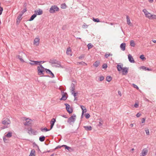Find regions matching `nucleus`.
<instances>
[{
  "label": "nucleus",
  "instance_id": "f257e3e1",
  "mask_svg": "<svg viewBox=\"0 0 156 156\" xmlns=\"http://www.w3.org/2000/svg\"><path fill=\"white\" fill-rule=\"evenodd\" d=\"M40 66L37 67V74L38 75L41 76H44V72L45 71V68L41 64H39Z\"/></svg>",
  "mask_w": 156,
  "mask_h": 156
},
{
  "label": "nucleus",
  "instance_id": "f03ea898",
  "mask_svg": "<svg viewBox=\"0 0 156 156\" xmlns=\"http://www.w3.org/2000/svg\"><path fill=\"white\" fill-rule=\"evenodd\" d=\"M49 63L52 64H56L57 65H55V66L56 67H61L62 68L61 64V62L60 61L57 60L55 59H51L49 61Z\"/></svg>",
  "mask_w": 156,
  "mask_h": 156
},
{
  "label": "nucleus",
  "instance_id": "7ed1b4c3",
  "mask_svg": "<svg viewBox=\"0 0 156 156\" xmlns=\"http://www.w3.org/2000/svg\"><path fill=\"white\" fill-rule=\"evenodd\" d=\"M70 90L71 91L72 94L75 97L74 101L77 100V97H76V93H75V86L74 84L72 83L71 84V87H70Z\"/></svg>",
  "mask_w": 156,
  "mask_h": 156
},
{
  "label": "nucleus",
  "instance_id": "20e7f679",
  "mask_svg": "<svg viewBox=\"0 0 156 156\" xmlns=\"http://www.w3.org/2000/svg\"><path fill=\"white\" fill-rule=\"evenodd\" d=\"M59 8L56 5H52L49 9L50 12L51 13H54L56 11H58Z\"/></svg>",
  "mask_w": 156,
  "mask_h": 156
},
{
  "label": "nucleus",
  "instance_id": "39448f33",
  "mask_svg": "<svg viewBox=\"0 0 156 156\" xmlns=\"http://www.w3.org/2000/svg\"><path fill=\"white\" fill-rule=\"evenodd\" d=\"M2 123L4 125H8L11 123L9 119L8 118H4L2 121Z\"/></svg>",
  "mask_w": 156,
  "mask_h": 156
},
{
  "label": "nucleus",
  "instance_id": "423d86ee",
  "mask_svg": "<svg viewBox=\"0 0 156 156\" xmlns=\"http://www.w3.org/2000/svg\"><path fill=\"white\" fill-rule=\"evenodd\" d=\"M142 11L146 17L148 19L151 18V14L146 9H144Z\"/></svg>",
  "mask_w": 156,
  "mask_h": 156
},
{
  "label": "nucleus",
  "instance_id": "0eeeda50",
  "mask_svg": "<svg viewBox=\"0 0 156 156\" xmlns=\"http://www.w3.org/2000/svg\"><path fill=\"white\" fill-rule=\"evenodd\" d=\"M27 129L28 131V133L29 134H31L34 135H36L37 133V131L36 130H35L34 129H33L31 127L28 128Z\"/></svg>",
  "mask_w": 156,
  "mask_h": 156
},
{
  "label": "nucleus",
  "instance_id": "6e6552de",
  "mask_svg": "<svg viewBox=\"0 0 156 156\" xmlns=\"http://www.w3.org/2000/svg\"><path fill=\"white\" fill-rule=\"evenodd\" d=\"M65 105L66 106V109L67 112L70 114L73 112V109L70 108V105L68 103H65Z\"/></svg>",
  "mask_w": 156,
  "mask_h": 156
},
{
  "label": "nucleus",
  "instance_id": "1a4fd4ad",
  "mask_svg": "<svg viewBox=\"0 0 156 156\" xmlns=\"http://www.w3.org/2000/svg\"><path fill=\"white\" fill-rule=\"evenodd\" d=\"M76 117V115L73 114L68 119L67 122L69 123H71L72 122H74L75 121Z\"/></svg>",
  "mask_w": 156,
  "mask_h": 156
},
{
  "label": "nucleus",
  "instance_id": "9d476101",
  "mask_svg": "<svg viewBox=\"0 0 156 156\" xmlns=\"http://www.w3.org/2000/svg\"><path fill=\"white\" fill-rule=\"evenodd\" d=\"M26 122H24L23 124L25 126H30L32 124V120L29 118L25 119Z\"/></svg>",
  "mask_w": 156,
  "mask_h": 156
},
{
  "label": "nucleus",
  "instance_id": "9b49d317",
  "mask_svg": "<svg viewBox=\"0 0 156 156\" xmlns=\"http://www.w3.org/2000/svg\"><path fill=\"white\" fill-rule=\"evenodd\" d=\"M61 93H62V97L60 98V100H63L65 101L66 100L67 98V97L66 96V95L67 94L66 93L64 92L63 91H61Z\"/></svg>",
  "mask_w": 156,
  "mask_h": 156
},
{
  "label": "nucleus",
  "instance_id": "f8f14e48",
  "mask_svg": "<svg viewBox=\"0 0 156 156\" xmlns=\"http://www.w3.org/2000/svg\"><path fill=\"white\" fill-rule=\"evenodd\" d=\"M148 150L146 148H144L140 154V156H145L147 154Z\"/></svg>",
  "mask_w": 156,
  "mask_h": 156
},
{
  "label": "nucleus",
  "instance_id": "ddd939ff",
  "mask_svg": "<svg viewBox=\"0 0 156 156\" xmlns=\"http://www.w3.org/2000/svg\"><path fill=\"white\" fill-rule=\"evenodd\" d=\"M129 68L126 67L123 68L122 70V74L123 75H126L128 73Z\"/></svg>",
  "mask_w": 156,
  "mask_h": 156
},
{
  "label": "nucleus",
  "instance_id": "4468645a",
  "mask_svg": "<svg viewBox=\"0 0 156 156\" xmlns=\"http://www.w3.org/2000/svg\"><path fill=\"white\" fill-rule=\"evenodd\" d=\"M40 42V39L39 38H36L34 40V44L36 46L39 45Z\"/></svg>",
  "mask_w": 156,
  "mask_h": 156
},
{
  "label": "nucleus",
  "instance_id": "2eb2a0df",
  "mask_svg": "<svg viewBox=\"0 0 156 156\" xmlns=\"http://www.w3.org/2000/svg\"><path fill=\"white\" fill-rule=\"evenodd\" d=\"M56 121L55 119L53 118L50 121V129H51L53 127Z\"/></svg>",
  "mask_w": 156,
  "mask_h": 156
},
{
  "label": "nucleus",
  "instance_id": "dca6fc26",
  "mask_svg": "<svg viewBox=\"0 0 156 156\" xmlns=\"http://www.w3.org/2000/svg\"><path fill=\"white\" fill-rule=\"evenodd\" d=\"M128 58L129 59V61L131 63H134L135 62L134 60V59L133 57H132V55H130L129 54L128 55Z\"/></svg>",
  "mask_w": 156,
  "mask_h": 156
},
{
  "label": "nucleus",
  "instance_id": "f3484780",
  "mask_svg": "<svg viewBox=\"0 0 156 156\" xmlns=\"http://www.w3.org/2000/svg\"><path fill=\"white\" fill-rule=\"evenodd\" d=\"M66 53L67 54L70 56L72 55L71 49L70 47H69L67 48Z\"/></svg>",
  "mask_w": 156,
  "mask_h": 156
},
{
  "label": "nucleus",
  "instance_id": "a211bd4d",
  "mask_svg": "<svg viewBox=\"0 0 156 156\" xmlns=\"http://www.w3.org/2000/svg\"><path fill=\"white\" fill-rule=\"evenodd\" d=\"M80 108L82 110V115H83L84 113H85L87 112V110L85 107L83 105H80Z\"/></svg>",
  "mask_w": 156,
  "mask_h": 156
},
{
  "label": "nucleus",
  "instance_id": "6ab92c4d",
  "mask_svg": "<svg viewBox=\"0 0 156 156\" xmlns=\"http://www.w3.org/2000/svg\"><path fill=\"white\" fill-rule=\"evenodd\" d=\"M34 12L36 14H37V15H41L43 13V11L42 10H41L40 9H39L38 10H35L34 11Z\"/></svg>",
  "mask_w": 156,
  "mask_h": 156
},
{
  "label": "nucleus",
  "instance_id": "aec40b11",
  "mask_svg": "<svg viewBox=\"0 0 156 156\" xmlns=\"http://www.w3.org/2000/svg\"><path fill=\"white\" fill-rule=\"evenodd\" d=\"M62 146H64L65 147V149H67L69 151L71 152L72 151H73V149L71 148L70 147L67 146L65 145H62Z\"/></svg>",
  "mask_w": 156,
  "mask_h": 156
},
{
  "label": "nucleus",
  "instance_id": "412c9836",
  "mask_svg": "<svg viewBox=\"0 0 156 156\" xmlns=\"http://www.w3.org/2000/svg\"><path fill=\"white\" fill-rule=\"evenodd\" d=\"M32 62H29V64L31 65H38L39 63L41 62H39L38 61H31Z\"/></svg>",
  "mask_w": 156,
  "mask_h": 156
},
{
  "label": "nucleus",
  "instance_id": "4be33fe9",
  "mask_svg": "<svg viewBox=\"0 0 156 156\" xmlns=\"http://www.w3.org/2000/svg\"><path fill=\"white\" fill-rule=\"evenodd\" d=\"M121 49L124 51L125 50L126 44L125 43H122L120 46Z\"/></svg>",
  "mask_w": 156,
  "mask_h": 156
},
{
  "label": "nucleus",
  "instance_id": "5701e85b",
  "mask_svg": "<svg viewBox=\"0 0 156 156\" xmlns=\"http://www.w3.org/2000/svg\"><path fill=\"white\" fill-rule=\"evenodd\" d=\"M140 69H142L143 70H148L149 71H151L152 69H149L148 68H147L146 67H145L144 66H141L140 67Z\"/></svg>",
  "mask_w": 156,
  "mask_h": 156
},
{
  "label": "nucleus",
  "instance_id": "b1692460",
  "mask_svg": "<svg viewBox=\"0 0 156 156\" xmlns=\"http://www.w3.org/2000/svg\"><path fill=\"white\" fill-rule=\"evenodd\" d=\"M84 128L87 131H90L92 129V127L91 126H84Z\"/></svg>",
  "mask_w": 156,
  "mask_h": 156
},
{
  "label": "nucleus",
  "instance_id": "393cba45",
  "mask_svg": "<svg viewBox=\"0 0 156 156\" xmlns=\"http://www.w3.org/2000/svg\"><path fill=\"white\" fill-rule=\"evenodd\" d=\"M29 156H35V151L34 149L31 150Z\"/></svg>",
  "mask_w": 156,
  "mask_h": 156
},
{
  "label": "nucleus",
  "instance_id": "a878e982",
  "mask_svg": "<svg viewBox=\"0 0 156 156\" xmlns=\"http://www.w3.org/2000/svg\"><path fill=\"white\" fill-rule=\"evenodd\" d=\"M100 65L99 61H96L93 64V66L95 67H98Z\"/></svg>",
  "mask_w": 156,
  "mask_h": 156
},
{
  "label": "nucleus",
  "instance_id": "bb28decb",
  "mask_svg": "<svg viewBox=\"0 0 156 156\" xmlns=\"http://www.w3.org/2000/svg\"><path fill=\"white\" fill-rule=\"evenodd\" d=\"M45 140V137L44 136H41L39 137V140L41 142H43Z\"/></svg>",
  "mask_w": 156,
  "mask_h": 156
},
{
  "label": "nucleus",
  "instance_id": "cd10ccee",
  "mask_svg": "<svg viewBox=\"0 0 156 156\" xmlns=\"http://www.w3.org/2000/svg\"><path fill=\"white\" fill-rule=\"evenodd\" d=\"M117 68L118 70L119 71H120L122 70L123 68H122V66L121 65L118 64L117 66Z\"/></svg>",
  "mask_w": 156,
  "mask_h": 156
},
{
  "label": "nucleus",
  "instance_id": "c85d7f7f",
  "mask_svg": "<svg viewBox=\"0 0 156 156\" xmlns=\"http://www.w3.org/2000/svg\"><path fill=\"white\" fill-rule=\"evenodd\" d=\"M40 129L42 132H44V131L47 132V131H48L51 130V129H48L46 127H45L44 128H43L42 127Z\"/></svg>",
  "mask_w": 156,
  "mask_h": 156
},
{
  "label": "nucleus",
  "instance_id": "c756f323",
  "mask_svg": "<svg viewBox=\"0 0 156 156\" xmlns=\"http://www.w3.org/2000/svg\"><path fill=\"white\" fill-rule=\"evenodd\" d=\"M5 136L7 137H11L12 136V133L11 132H9Z\"/></svg>",
  "mask_w": 156,
  "mask_h": 156
},
{
  "label": "nucleus",
  "instance_id": "7c9ffc66",
  "mask_svg": "<svg viewBox=\"0 0 156 156\" xmlns=\"http://www.w3.org/2000/svg\"><path fill=\"white\" fill-rule=\"evenodd\" d=\"M130 45L133 47H135V44L133 40H131L130 41Z\"/></svg>",
  "mask_w": 156,
  "mask_h": 156
},
{
  "label": "nucleus",
  "instance_id": "2f4dec72",
  "mask_svg": "<svg viewBox=\"0 0 156 156\" xmlns=\"http://www.w3.org/2000/svg\"><path fill=\"white\" fill-rule=\"evenodd\" d=\"M112 79V77L110 76H107L106 77V80L108 82H109L110 81H111Z\"/></svg>",
  "mask_w": 156,
  "mask_h": 156
},
{
  "label": "nucleus",
  "instance_id": "473e14b6",
  "mask_svg": "<svg viewBox=\"0 0 156 156\" xmlns=\"http://www.w3.org/2000/svg\"><path fill=\"white\" fill-rule=\"evenodd\" d=\"M18 58L22 62H24V61L23 59L22 58V57L20 55H18L17 56Z\"/></svg>",
  "mask_w": 156,
  "mask_h": 156
},
{
  "label": "nucleus",
  "instance_id": "72a5a7b5",
  "mask_svg": "<svg viewBox=\"0 0 156 156\" xmlns=\"http://www.w3.org/2000/svg\"><path fill=\"white\" fill-rule=\"evenodd\" d=\"M37 14H36L35 13L30 18L29 20H34Z\"/></svg>",
  "mask_w": 156,
  "mask_h": 156
},
{
  "label": "nucleus",
  "instance_id": "f704fd0d",
  "mask_svg": "<svg viewBox=\"0 0 156 156\" xmlns=\"http://www.w3.org/2000/svg\"><path fill=\"white\" fill-rule=\"evenodd\" d=\"M112 54H105V56L106 58H108L109 56H112Z\"/></svg>",
  "mask_w": 156,
  "mask_h": 156
},
{
  "label": "nucleus",
  "instance_id": "c9c22d12",
  "mask_svg": "<svg viewBox=\"0 0 156 156\" xmlns=\"http://www.w3.org/2000/svg\"><path fill=\"white\" fill-rule=\"evenodd\" d=\"M33 147L35 149H36L39 147L35 142H34L33 143Z\"/></svg>",
  "mask_w": 156,
  "mask_h": 156
},
{
  "label": "nucleus",
  "instance_id": "e433bc0d",
  "mask_svg": "<svg viewBox=\"0 0 156 156\" xmlns=\"http://www.w3.org/2000/svg\"><path fill=\"white\" fill-rule=\"evenodd\" d=\"M67 6H66V4L64 3L61 4V8L62 9H65L66 8Z\"/></svg>",
  "mask_w": 156,
  "mask_h": 156
},
{
  "label": "nucleus",
  "instance_id": "4c0bfd02",
  "mask_svg": "<svg viewBox=\"0 0 156 156\" xmlns=\"http://www.w3.org/2000/svg\"><path fill=\"white\" fill-rule=\"evenodd\" d=\"M45 71H46V73H47L49 74L51 72L50 69H46V68H45Z\"/></svg>",
  "mask_w": 156,
  "mask_h": 156
},
{
  "label": "nucleus",
  "instance_id": "58836bf2",
  "mask_svg": "<svg viewBox=\"0 0 156 156\" xmlns=\"http://www.w3.org/2000/svg\"><path fill=\"white\" fill-rule=\"evenodd\" d=\"M23 15V14L21 13H20L19 16L17 17L16 20H21L22 19L21 17Z\"/></svg>",
  "mask_w": 156,
  "mask_h": 156
},
{
  "label": "nucleus",
  "instance_id": "ea45409f",
  "mask_svg": "<svg viewBox=\"0 0 156 156\" xmlns=\"http://www.w3.org/2000/svg\"><path fill=\"white\" fill-rule=\"evenodd\" d=\"M93 46V45L91 43H89L87 45V47H88V49L91 48Z\"/></svg>",
  "mask_w": 156,
  "mask_h": 156
},
{
  "label": "nucleus",
  "instance_id": "a19ab883",
  "mask_svg": "<svg viewBox=\"0 0 156 156\" xmlns=\"http://www.w3.org/2000/svg\"><path fill=\"white\" fill-rule=\"evenodd\" d=\"M79 64H81L83 66L87 65V64L86 63H85L84 62H79Z\"/></svg>",
  "mask_w": 156,
  "mask_h": 156
},
{
  "label": "nucleus",
  "instance_id": "79ce46f5",
  "mask_svg": "<svg viewBox=\"0 0 156 156\" xmlns=\"http://www.w3.org/2000/svg\"><path fill=\"white\" fill-rule=\"evenodd\" d=\"M85 117L86 119H88L90 117V115L89 113H86L85 114Z\"/></svg>",
  "mask_w": 156,
  "mask_h": 156
},
{
  "label": "nucleus",
  "instance_id": "37998d69",
  "mask_svg": "<svg viewBox=\"0 0 156 156\" xmlns=\"http://www.w3.org/2000/svg\"><path fill=\"white\" fill-rule=\"evenodd\" d=\"M127 23L130 26H132L133 24L130 21V20H127Z\"/></svg>",
  "mask_w": 156,
  "mask_h": 156
},
{
  "label": "nucleus",
  "instance_id": "c03bdc74",
  "mask_svg": "<svg viewBox=\"0 0 156 156\" xmlns=\"http://www.w3.org/2000/svg\"><path fill=\"white\" fill-rule=\"evenodd\" d=\"M104 79V76H101L99 77V80L100 81H102Z\"/></svg>",
  "mask_w": 156,
  "mask_h": 156
},
{
  "label": "nucleus",
  "instance_id": "a18cd8bd",
  "mask_svg": "<svg viewBox=\"0 0 156 156\" xmlns=\"http://www.w3.org/2000/svg\"><path fill=\"white\" fill-rule=\"evenodd\" d=\"M103 124V121L101 120L99 122V124H98V126H102Z\"/></svg>",
  "mask_w": 156,
  "mask_h": 156
},
{
  "label": "nucleus",
  "instance_id": "49530a36",
  "mask_svg": "<svg viewBox=\"0 0 156 156\" xmlns=\"http://www.w3.org/2000/svg\"><path fill=\"white\" fill-rule=\"evenodd\" d=\"M64 147V146H62H62H60V145H58V146L56 147H55L54 149L52 151H54L56 149H58V148H61V147Z\"/></svg>",
  "mask_w": 156,
  "mask_h": 156
},
{
  "label": "nucleus",
  "instance_id": "de8ad7c7",
  "mask_svg": "<svg viewBox=\"0 0 156 156\" xmlns=\"http://www.w3.org/2000/svg\"><path fill=\"white\" fill-rule=\"evenodd\" d=\"M151 19H156V15H151Z\"/></svg>",
  "mask_w": 156,
  "mask_h": 156
},
{
  "label": "nucleus",
  "instance_id": "09e8293b",
  "mask_svg": "<svg viewBox=\"0 0 156 156\" xmlns=\"http://www.w3.org/2000/svg\"><path fill=\"white\" fill-rule=\"evenodd\" d=\"M88 27V25H86V24L84 23L82 26V28H86Z\"/></svg>",
  "mask_w": 156,
  "mask_h": 156
},
{
  "label": "nucleus",
  "instance_id": "8fccbe9b",
  "mask_svg": "<svg viewBox=\"0 0 156 156\" xmlns=\"http://www.w3.org/2000/svg\"><path fill=\"white\" fill-rule=\"evenodd\" d=\"M6 137L5 136H4L3 137V141H4L5 142V143H6L7 142V139L6 138Z\"/></svg>",
  "mask_w": 156,
  "mask_h": 156
},
{
  "label": "nucleus",
  "instance_id": "3c124183",
  "mask_svg": "<svg viewBox=\"0 0 156 156\" xmlns=\"http://www.w3.org/2000/svg\"><path fill=\"white\" fill-rule=\"evenodd\" d=\"M8 127H9V126H8L6 125H4V126L3 127H2L1 128V129H5L7 128Z\"/></svg>",
  "mask_w": 156,
  "mask_h": 156
},
{
  "label": "nucleus",
  "instance_id": "603ef678",
  "mask_svg": "<svg viewBox=\"0 0 156 156\" xmlns=\"http://www.w3.org/2000/svg\"><path fill=\"white\" fill-rule=\"evenodd\" d=\"M140 59H142L143 60H144V59H145L146 58H145L144 55H141L140 56Z\"/></svg>",
  "mask_w": 156,
  "mask_h": 156
},
{
  "label": "nucleus",
  "instance_id": "864d4df0",
  "mask_svg": "<svg viewBox=\"0 0 156 156\" xmlns=\"http://www.w3.org/2000/svg\"><path fill=\"white\" fill-rule=\"evenodd\" d=\"M107 67V65L106 64H104L102 66V68L103 69H106Z\"/></svg>",
  "mask_w": 156,
  "mask_h": 156
},
{
  "label": "nucleus",
  "instance_id": "5fc2aeb1",
  "mask_svg": "<svg viewBox=\"0 0 156 156\" xmlns=\"http://www.w3.org/2000/svg\"><path fill=\"white\" fill-rule=\"evenodd\" d=\"M84 55H82L80 57H79V59H82L84 58Z\"/></svg>",
  "mask_w": 156,
  "mask_h": 156
},
{
  "label": "nucleus",
  "instance_id": "6e6d98bb",
  "mask_svg": "<svg viewBox=\"0 0 156 156\" xmlns=\"http://www.w3.org/2000/svg\"><path fill=\"white\" fill-rule=\"evenodd\" d=\"M27 11V9L25 8L23 9V10L22 11L21 13L22 14H23L25 12Z\"/></svg>",
  "mask_w": 156,
  "mask_h": 156
},
{
  "label": "nucleus",
  "instance_id": "4d7b16f0",
  "mask_svg": "<svg viewBox=\"0 0 156 156\" xmlns=\"http://www.w3.org/2000/svg\"><path fill=\"white\" fill-rule=\"evenodd\" d=\"M145 131L147 135H149V130L148 129H146L145 130Z\"/></svg>",
  "mask_w": 156,
  "mask_h": 156
},
{
  "label": "nucleus",
  "instance_id": "13d9d810",
  "mask_svg": "<svg viewBox=\"0 0 156 156\" xmlns=\"http://www.w3.org/2000/svg\"><path fill=\"white\" fill-rule=\"evenodd\" d=\"M3 10V8L0 6V15L2 14Z\"/></svg>",
  "mask_w": 156,
  "mask_h": 156
},
{
  "label": "nucleus",
  "instance_id": "bf43d9fd",
  "mask_svg": "<svg viewBox=\"0 0 156 156\" xmlns=\"http://www.w3.org/2000/svg\"><path fill=\"white\" fill-rule=\"evenodd\" d=\"M133 87L134 88H136L137 89H139V88L136 85H135L134 84H133Z\"/></svg>",
  "mask_w": 156,
  "mask_h": 156
},
{
  "label": "nucleus",
  "instance_id": "052dcab7",
  "mask_svg": "<svg viewBox=\"0 0 156 156\" xmlns=\"http://www.w3.org/2000/svg\"><path fill=\"white\" fill-rule=\"evenodd\" d=\"M134 106L136 108H137L139 106V105L138 103H135L134 105Z\"/></svg>",
  "mask_w": 156,
  "mask_h": 156
},
{
  "label": "nucleus",
  "instance_id": "680f3d73",
  "mask_svg": "<svg viewBox=\"0 0 156 156\" xmlns=\"http://www.w3.org/2000/svg\"><path fill=\"white\" fill-rule=\"evenodd\" d=\"M49 74L51 76V78H54L55 77V75L54 74L51 72Z\"/></svg>",
  "mask_w": 156,
  "mask_h": 156
},
{
  "label": "nucleus",
  "instance_id": "e2e57ef3",
  "mask_svg": "<svg viewBox=\"0 0 156 156\" xmlns=\"http://www.w3.org/2000/svg\"><path fill=\"white\" fill-rule=\"evenodd\" d=\"M66 25H64L62 27V30H65L66 29Z\"/></svg>",
  "mask_w": 156,
  "mask_h": 156
},
{
  "label": "nucleus",
  "instance_id": "0e129e2a",
  "mask_svg": "<svg viewBox=\"0 0 156 156\" xmlns=\"http://www.w3.org/2000/svg\"><path fill=\"white\" fill-rule=\"evenodd\" d=\"M141 115V114L140 113H138L136 114V116L137 117H139Z\"/></svg>",
  "mask_w": 156,
  "mask_h": 156
},
{
  "label": "nucleus",
  "instance_id": "69168bd1",
  "mask_svg": "<svg viewBox=\"0 0 156 156\" xmlns=\"http://www.w3.org/2000/svg\"><path fill=\"white\" fill-rule=\"evenodd\" d=\"M20 20H16V24L18 25L20 23Z\"/></svg>",
  "mask_w": 156,
  "mask_h": 156
},
{
  "label": "nucleus",
  "instance_id": "338daca9",
  "mask_svg": "<svg viewBox=\"0 0 156 156\" xmlns=\"http://www.w3.org/2000/svg\"><path fill=\"white\" fill-rule=\"evenodd\" d=\"M145 119L144 118H142V120H141L142 123H144L145 122Z\"/></svg>",
  "mask_w": 156,
  "mask_h": 156
},
{
  "label": "nucleus",
  "instance_id": "774afa93",
  "mask_svg": "<svg viewBox=\"0 0 156 156\" xmlns=\"http://www.w3.org/2000/svg\"><path fill=\"white\" fill-rule=\"evenodd\" d=\"M36 150H37V151L38 152H41V151L39 148V147L36 148Z\"/></svg>",
  "mask_w": 156,
  "mask_h": 156
}]
</instances>
